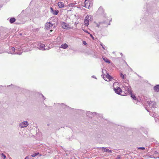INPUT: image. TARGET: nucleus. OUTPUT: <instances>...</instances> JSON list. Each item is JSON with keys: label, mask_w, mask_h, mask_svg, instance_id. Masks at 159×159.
Returning <instances> with one entry per match:
<instances>
[{"label": "nucleus", "mask_w": 159, "mask_h": 159, "mask_svg": "<svg viewBox=\"0 0 159 159\" xmlns=\"http://www.w3.org/2000/svg\"><path fill=\"white\" fill-rule=\"evenodd\" d=\"M37 95L39 96L40 98H42L43 100H44L46 98L42 94L38 93H37Z\"/></svg>", "instance_id": "obj_10"}, {"label": "nucleus", "mask_w": 159, "mask_h": 159, "mask_svg": "<svg viewBox=\"0 0 159 159\" xmlns=\"http://www.w3.org/2000/svg\"><path fill=\"white\" fill-rule=\"evenodd\" d=\"M53 25L50 22L47 23L46 25V27L47 28H49L52 27Z\"/></svg>", "instance_id": "obj_13"}, {"label": "nucleus", "mask_w": 159, "mask_h": 159, "mask_svg": "<svg viewBox=\"0 0 159 159\" xmlns=\"http://www.w3.org/2000/svg\"><path fill=\"white\" fill-rule=\"evenodd\" d=\"M31 158V156H26L25 158V159H30Z\"/></svg>", "instance_id": "obj_30"}, {"label": "nucleus", "mask_w": 159, "mask_h": 159, "mask_svg": "<svg viewBox=\"0 0 159 159\" xmlns=\"http://www.w3.org/2000/svg\"><path fill=\"white\" fill-rule=\"evenodd\" d=\"M2 4L1 5H0V7H2Z\"/></svg>", "instance_id": "obj_45"}, {"label": "nucleus", "mask_w": 159, "mask_h": 159, "mask_svg": "<svg viewBox=\"0 0 159 159\" xmlns=\"http://www.w3.org/2000/svg\"><path fill=\"white\" fill-rule=\"evenodd\" d=\"M28 125L27 121H25L20 123L19 126L20 128H24L26 127Z\"/></svg>", "instance_id": "obj_6"}, {"label": "nucleus", "mask_w": 159, "mask_h": 159, "mask_svg": "<svg viewBox=\"0 0 159 159\" xmlns=\"http://www.w3.org/2000/svg\"><path fill=\"white\" fill-rule=\"evenodd\" d=\"M124 89L125 91H126V93H125V94L126 93L129 94V93H131V92L132 91L131 90V87L130 86H125L124 87Z\"/></svg>", "instance_id": "obj_5"}, {"label": "nucleus", "mask_w": 159, "mask_h": 159, "mask_svg": "<svg viewBox=\"0 0 159 159\" xmlns=\"http://www.w3.org/2000/svg\"><path fill=\"white\" fill-rule=\"evenodd\" d=\"M97 12L98 15H102L104 17H105V16L106 14L104 13L103 9V8L101 7H99Z\"/></svg>", "instance_id": "obj_4"}, {"label": "nucleus", "mask_w": 159, "mask_h": 159, "mask_svg": "<svg viewBox=\"0 0 159 159\" xmlns=\"http://www.w3.org/2000/svg\"><path fill=\"white\" fill-rule=\"evenodd\" d=\"M106 78H107L109 80H110L111 79H112V77L108 73L106 75Z\"/></svg>", "instance_id": "obj_19"}, {"label": "nucleus", "mask_w": 159, "mask_h": 159, "mask_svg": "<svg viewBox=\"0 0 159 159\" xmlns=\"http://www.w3.org/2000/svg\"><path fill=\"white\" fill-rule=\"evenodd\" d=\"M153 89L155 91L158 92L159 90V84H157L153 87Z\"/></svg>", "instance_id": "obj_12"}, {"label": "nucleus", "mask_w": 159, "mask_h": 159, "mask_svg": "<svg viewBox=\"0 0 159 159\" xmlns=\"http://www.w3.org/2000/svg\"><path fill=\"white\" fill-rule=\"evenodd\" d=\"M102 73H103V71H102Z\"/></svg>", "instance_id": "obj_51"}, {"label": "nucleus", "mask_w": 159, "mask_h": 159, "mask_svg": "<svg viewBox=\"0 0 159 159\" xmlns=\"http://www.w3.org/2000/svg\"><path fill=\"white\" fill-rule=\"evenodd\" d=\"M147 103L149 107V109H147L146 108V110L148 112H150V110H151L152 112H154L155 111V108L156 107V103L153 101H151L150 102H147Z\"/></svg>", "instance_id": "obj_1"}, {"label": "nucleus", "mask_w": 159, "mask_h": 159, "mask_svg": "<svg viewBox=\"0 0 159 159\" xmlns=\"http://www.w3.org/2000/svg\"><path fill=\"white\" fill-rule=\"evenodd\" d=\"M84 25H85L88 26V25L89 24V20H84Z\"/></svg>", "instance_id": "obj_20"}, {"label": "nucleus", "mask_w": 159, "mask_h": 159, "mask_svg": "<svg viewBox=\"0 0 159 159\" xmlns=\"http://www.w3.org/2000/svg\"><path fill=\"white\" fill-rule=\"evenodd\" d=\"M83 44L84 45H87V43L86 42V41H83Z\"/></svg>", "instance_id": "obj_33"}, {"label": "nucleus", "mask_w": 159, "mask_h": 159, "mask_svg": "<svg viewBox=\"0 0 159 159\" xmlns=\"http://www.w3.org/2000/svg\"><path fill=\"white\" fill-rule=\"evenodd\" d=\"M120 156H118L115 159H120Z\"/></svg>", "instance_id": "obj_37"}, {"label": "nucleus", "mask_w": 159, "mask_h": 159, "mask_svg": "<svg viewBox=\"0 0 159 159\" xmlns=\"http://www.w3.org/2000/svg\"><path fill=\"white\" fill-rule=\"evenodd\" d=\"M52 31V30H50V31Z\"/></svg>", "instance_id": "obj_50"}, {"label": "nucleus", "mask_w": 159, "mask_h": 159, "mask_svg": "<svg viewBox=\"0 0 159 159\" xmlns=\"http://www.w3.org/2000/svg\"><path fill=\"white\" fill-rule=\"evenodd\" d=\"M103 78L105 80L107 81V80L106 79V77H104V76H103Z\"/></svg>", "instance_id": "obj_42"}, {"label": "nucleus", "mask_w": 159, "mask_h": 159, "mask_svg": "<svg viewBox=\"0 0 159 159\" xmlns=\"http://www.w3.org/2000/svg\"><path fill=\"white\" fill-rule=\"evenodd\" d=\"M138 149H141L142 150H144L145 149V148L144 147H139L137 148Z\"/></svg>", "instance_id": "obj_26"}, {"label": "nucleus", "mask_w": 159, "mask_h": 159, "mask_svg": "<svg viewBox=\"0 0 159 159\" xmlns=\"http://www.w3.org/2000/svg\"><path fill=\"white\" fill-rule=\"evenodd\" d=\"M39 30V28L34 29L32 30L33 32H37Z\"/></svg>", "instance_id": "obj_25"}, {"label": "nucleus", "mask_w": 159, "mask_h": 159, "mask_svg": "<svg viewBox=\"0 0 159 159\" xmlns=\"http://www.w3.org/2000/svg\"><path fill=\"white\" fill-rule=\"evenodd\" d=\"M24 159H25V158Z\"/></svg>", "instance_id": "obj_52"}, {"label": "nucleus", "mask_w": 159, "mask_h": 159, "mask_svg": "<svg viewBox=\"0 0 159 159\" xmlns=\"http://www.w3.org/2000/svg\"><path fill=\"white\" fill-rule=\"evenodd\" d=\"M92 77L93 78H95V79H96V77H95V76H94V75H93V76H92Z\"/></svg>", "instance_id": "obj_40"}, {"label": "nucleus", "mask_w": 159, "mask_h": 159, "mask_svg": "<svg viewBox=\"0 0 159 159\" xmlns=\"http://www.w3.org/2000/svg\"><path fill=\"white\" fill-rule=\"evenodd\" d=\"M125 76H126V75L125 74H123L122 73H120V76L122 79H125Z\"/></svg>", "instance_id": "obj_22"}, {"label": "nucleus", "mask_w": 159, "mask_h": 159, "mask_svg": "<svg viewBox=\"0 0 159 159\" xmlns=\"http://www.w3.org/2000/svg\"><path fill=\"white\" fill-rule=\"evenodd\" d=\"M15 49L14 47H12L11 48V52H12V53H11V54H14V53H15L14 52L15 51Z\"/></svg>", "instance_id": "obj_21"}, {"label": "nucleus", "mask_w": 159, "mask_h": 159, "mask_svg": "<svg viewBox=\"0 0 159 159\" xmlns=\"http://www.w3.org/2000/svg\"><path fill=\"white\" fill-rule=\"evenodd\" d=\"M89 117H92V116H89Z\"/></svg>", "instance_id": "obj_44"}, {"label": "nucleus", "mask_w": 159, "mask_h": 159, "mask_svg": "<svg viewBox=\"0 0 159 159\" xmlns=\"http://www.w3.org/2000/svg\"><path fill=\"white\" fill-rule=\"evenodd\" d=\"M152 158H155V159L159 158V157H152Z\"/></svg>", "instance_id": "obj_38"}, {"label": "nucleus", "mask_w": 159, "mask_h": 159, "mask_svg": "<svg viewBox=\"0 0 159 159\" xmlns=\"http://www.w3.org/2000/svg\"><path fill=\"white\" fill-rule=\"evenodd\" d=\"M51 12L52 13L53 15H57L59 13L58 10H54L53 8L51 7H50Z\"/></svg>", "instance_id": "obj_9"}, {"label": "nucleus", "mask_w": 159, "mask_h": 159, "mask_svg": "<svg viewBox=\"0 0 159 159\" xmlns=\"http://www.w3.org/2000/svg\"><path fill=\"white\" fill-rule=\"evenodd\" d=\"M129 94H130L131 97L134 100H136V98L134 94H132V91L131 92V93H129Z\"/></svg>", "instance_id": "obj_17"}, {"label": "nucleus", "mask_w": 159, "mask_h": 159, "mask_svg": "<svg viewBox=\"0 0 159 159\" xmlns=\"http://www.w3.org/2000/svg\"><path fill=\"white\" fill-rule=\"evenodd\" d=\"M22 52H15L14 53V54L20 55L22 54Z\"/></svg>", "instance_id": "obj_29"}, {"label": "nucleus", "mask_w": 159, "mask_h": 159, "mask_svg": "<svg viewBox=\"0 0 159 159\" xmlns=\"http://www.w3.org/2000/svg\"><path fill=\"white\" fill-rule=\"evenodd\" d=\"M39 154V152L35 153H33L30 156H31V157H35L36 156H37Z\"/></svg>", "instance_id": "obj_23"}, {"label": "nucleus", "mask_w": 159, "mask_h": 159, "mask_svg": "<svg viewBox=\"0 0 159 159\" xmlns=\"http://www.w3.org/2000/svg\"><path fill=\"white\" fill-rule=\"evenodd\" d=\"M101 45L102 46V48L104 50H105V48L104 47L105 46V45H103V44L102 43H101Z\"/></svg>", "instance_id": "obj_32"}, {"label": "nucleus", "mask_w": 159, "mask_h": 159, "mask_svg": "<svg viewBox=\"0 0 159 159\" xmlns=\"http://www.w3.org/2000/svg\"><path fill=\"white\" fill-rule=\"evenodd\" d=\"M10 86H14L13 85H12V84H11V85H9L7 86V87Z\"/></svg>", "instance_id": "obj_43"}, {"label": "nucleus", "mask_w": 159, "mask_h": 159, "mask_svg": "<svg viewBox=\"0 0 159 159\" xmlns=\"http://www.w3.org/2000/svg\"><path fill=\"white\" fill-rule=\"evenodd\" d=\"M108 20H106L103 21H100L99 24H100L101 27H107L108 25H110V23H108Z\"/></svg>", "instance_id": "obj_3"}, {"label": "nucleus", "mask_w": 159, "mask_h": 159, "mask_svg": "<svg viewBox=\"0 0 159 159\" xmlns=\"http://www.w3.org/2000/svg\"><path fill=\"white\" fill-rule=\"evenodd\" d=\"M97 27L98 28H99L100 25V24H99H99L97 23Z\"/></svg>", "instance_id": "obj_34"}, {"label": "nucleus", "mask_w": 159, "mask_h": 159, "mask_svg": "<svg viewBox=\"0 0 159 159\" xmlns=\"http://www.w3.org/2000/svg\"><path fill=\"white\" fill-rule=\"evenodd\" d=\"M103 60L106 62L108 63H110V61L107 58L105 57H102Z\"/></svg>", "instance_id": "obj_15"}, {"label": "nucleus", "mask_w": 159, "mask_h": 159, "mask_svg": "<svg viewBox=\"0 0 159 159\" xmlns=\"http://www.w3.org/2000/svg\"><path fill=\"white\" fill-rule=\"evenodd\" d=\"M87 2H88V1L86 2V4H88V3H87Z\"/></svg>", "instance_id": "obj_48"}, {"label": "nucleus", "mask_w": 159, "mask_h": 159, "mask_svg": "<svg viewBox=\"0 0 159 159\" xmlns=\"http://www.w3.org/2000/svg\"><path fill=\"white\" fill-rule=\"evenodd\" d=\"M96 113L95 112H92L90 111H87L86 113V115L87 116H89V114L91 115L92 116L95 115Z\"/></svg>", "instance_id": "obj_18"}, {"label": "nucleus", "mask_w": 159, "mask_h": 159, "mask_svg": "<svg viewBox=\"0 0 159 159\" xmlns=\"http://www.w3.org/2000/svg\"><path fill=\"white\" fill-rule=\"evenodd\" d=\"M15 21L16 19L14 17H11V18H10L9 20L11 24L13 23Z\"/></svg>", "instance_id": "obj_16"}, {"label": "nucleus", "mask_w": 159, "mask_h": 159, "mask_svg": "<svg viewBox=\"0 0 159 159\" xmlns=\"http://www.w3.org/2000/svg\"><path fill=\"white\" fill-rule=\"evenodd\" d=\"M49 125H50V124H47V125H48V126H49Z\"/></svg>", "instance_id": "obj_47"}, {"label": "nucleus", "mask_w": 159, "mask_h": 159, "mask_svg": "<svg viewBox=\"0 0 159 159\" xmlns=\"http://www.w3.org/2000/svg\"><path fill=\"white\" fill-rule=\"evenodd\" d=\"M90 36L94 40V38L93 36L92 35V34H90Z\"/></svg>", "instance_id": "obj_35"}, {"label": "nucleus", "mask_w": 159, "mask_h": 159, "mask_svg": "<svg viewBox=\"0 0 159 159\" xmlns=\"http://www.w3.org/2000/svg\"><path fill=\"white\" fill-rule=\"evenodd\" d=\"M62 27L64 29H70V27L69 25H67L66 23L65 22H62L61 24Z\"/></svg>", "instance_id": "obj_8"}, {"label": "nucleus", "mask_w": 159, "mask_h": 159, "mask_svg": "<svg viewBox=\"0 0 159 159\" xmlns=\"http://www.w3.org/2000/svg\"><path fill=\"white\" fill-rule=\"evenodd\" d=\"M68 47V45L66 43H64L61 44V46L60 48L63 49H66Z\"/></svg>", "instance_id": "obj_14"}, {"label": "nucleus", "mask_w": 159, "mask_h": 159, "mask_svg": "<svg viewBox=\"0 0 159 159\" xmlns=\"http://www.w3.org/2000/svg\"><path fill=\"white\" fill-rule=\"evenodd\" d=\"M16 87H17L18 88H19V87H17V86H16Z\"/></svg>", "instance_id": "obj_49"}, {"label": "nucleus", "mask_w": 159, "mask_h": 159, "mask_svg": "<svg viewBox=\"0 0 159 159\" xmlns=\"http://www.w3.org/2000/svg\"><path fill=\"white\" fill-rule=\"evenodd\" d=\"M78 24V23H76V22H75L74 23V25H75V26L76 27L77 24Z\"/></svg>", "instance_id": "obj_39"}, {"label": "nucleus", "mask_w": 159, "mask_h": 159, "mask_svg": "<svg viewBox=\"0 0 159 159\" xmlns=\"http://www.w3.org/2000/svg\"><path fill=\"white\" fill-rule=\"evenodd\" d=\"M45 45L43 44L40 43L38 44V48L40 50H45L48 49L47 48H45Z\"/></svg>", "instance_id": "obj_7"}, {"label": "nucleus", "mask_w": 159, "mask_h": 159, "mask_svg": "<svg viewBox=\"0 0 159 159\" xmlns=\"http://www.w3.org/2000/svg\"><path fill=\"white\" fill-rule=\"evenodd\" d=\"M87 1V0H86L85 1V2H84V3H85V7H86V8H89V5H88V4H86V2Z\"/></svg>", "instance_id": "obj_24"}, {"label": "nucleus", "mask_w": 159, "mask_h": 159, "mask_svg": "<svg viewBox=\"0 0 159 159\" xmlns=\"http://www.w3.org/2000/svg\"><path fill=\"white\" fill-rule=\"evenodd\" d=\"M84 32L87 33H89H89L86 30H85L84 31Z\"/></svg>", "instance_id": "obj_41"}, {"label": "nucleus", "mask_w": 159, "mask_h": 159, "mask_svg": "<svg viewBox=\"0 0 159 159\" xmlns=\"http://www.w3.org/2000/svg\"><path fill=\"white\" fill-rule=\"evenodd\" d=\"M57 5L59 8L64 7L65 6L64 3L61 2H59L57 3Z\"/></svg>", "instance_id": "obj_11"}, {"label": "nucleus", "mask_w": 159, "mask_h": 159, "mask_svg": "<svg viewBox=\"0 0 159 159\" xmlns=\"http://www.w3.org/2000/svg\"><path fill=\"white\" fill-rule=\"evenodd\" d=\"M115 92L118 94L124 96L125 95L124 92H123L121 88L119 87H117L114 88Z\"/></svg>", "instance_id": "obj_2"}, {"label": "nucleus", "mask_w": 159, "mask_h": 159, "mask_svg": "<svg viewBox=\"0 0 159 159\" xmlns=\"http://www.w3.org/2000/svg\"><path fill=\"white\" fill-rule=\"evenodd\" d=\"M89 16H86L85 17V18L84 19V20H88L89 17Z\"/></svg>", "instance_id": "obj_31"}, {"label": "nucleus", "mask_w": 159, "mask_h": 159, "mask_svg": "<svg viewBox=\"0 0 159 159\" xmlns=\"http://www.w3.org/2000/svg\"><path fill=\"white\" fill-rule=\"evenodd\" d=\"M102 150L104 152H107V149H106V148H104V147H102Z\"/></svg>", "instance_id": "obj_27"}, {"label": "nucleus", "mask_w": 159, "mask_h": 159, "mask_svg": "<svg viewBox=\"0 0 159 159\" xmlns=\"http://www.w3.org/2000/svg\"><path fill=\"white\" fill-rule=\"evenodd\" d=\"M120 55H121V56H123V54L122 53H120Z\"/></svg>", "instance_id": "obj_46"}, {"label": "nucleus", "mask_w": 159, "mask_h": 159, "mask_svg": "<svg viewBox=\"0 0 159 159\" xmlns=\"http://www.w3.org/2000/svg\"><path fill=\"white\" fill-rule=\"evenodd\" d=\"M107 152H108L109 153H111L112 151L111 150L107 149Z\"/></svg>", "instance_id": "obj_36"}, {"label": "nucleus", "mask_w": 159, "mask_h": 159, "mask_svg": "<svg viewBox=\"0 0 159 159\" xmlns=\"http://www.w3.org/2000/svg\"><path fill=\"white\" fill-rule=\"evenodd\" d=\"M1 155L2 156V158L3 159H5L6 158V156L4 154L2 153L1 154Z\"/></svg>", "instance_id": "obj_28"}]
</instances>
